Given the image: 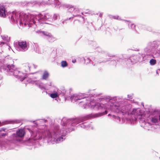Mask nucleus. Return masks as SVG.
Returning <instances> with one entry per match:
<instances>
[{"label":"nucleus","mask_w":160,"mask_h":160,"mask_svg":"<svg viewBox=\"0 0 160 160\" xmlns=\"http://www.w3.org/2000/svg\"><path fill=\"white\" fill-rule=\"evenodd\" d=\"M98 114L91 113L75 118L63 117L61 120V124L64 128L60 130L59 126L55 125L52 131H48L46 132L45 137L48 142L52 144L62 142L66 139L67 134L74 130V127H79L86 129L89 128L93 129L91 123L87 121L98 116Z\"/></svg>","instance_id":"1"},{"label":"nucleus","mask_w":160,"mask_h":160,"mask_svg":"<svg viewBox=\"0 0 160 160\" xmlns=\"http://www.w3.org/2000/svg\"><path fill=\"white\" fill-rule=\"evenodd\" d=\"M99 101L103 103H95L94 108L102 112L98 114V117L108 113V111L110 110L121 115L127 116L126 119L132 124L135 122L138 118L140 119L142 115L139 109L133 108L131 112H129L131 106L127 103V100L119 98L117 97L110 96L102 97L98 98Z\"/></svg>","instance_id":"2"},{"label":"nucleus","mask_w":160,"mask_h":160,"mask_svg":"<svg viewBox=\"0 0 160 160\" xmlns=\"http://www.w3.org/2000/svg\"><path fill=\"white\" fill-rule=\"evenodd\" d=\"M57 93L58 96L64 97L65 100H70L72 102H74L78 100L83 99L82 101L80 102V103H83L84 108H94L95 104L93 105L92 103L95 101H99L98 98L100 97V94H94L90 95L86 93H82L80 94H74L71 96H68L67 94L70 93V92L66 90L64 87L61 88L60 90H57Z\"/></svg>","instance_id":"3"},{"label":"nucleus","mask_w":160,"mask_h":160,"mask_svg":"<svg viewBox=\"0 0 160 160\" xmlns=\"http://www.w3.org/2000/svg\"><path fill=\"white\" fill-rule=\"evenodd\" d=\"M30 13L28 14L23 12H18L16 11L12 12H9L7 15L8 17L10 22L12 24H16L17 25L19 23L20 26H22L24 24V26L27 25L28 27H30L29 22L30 19H29Z\"/></svg>","instance_id":"4"},{"label":"nucleus","mask_w":160,"mask_h":160,"mask_svg":"<svg viewBox=\"0 0 160 160\" xmlns=\"http://www.w3.org/2000/svg\"><path fill=\"white\" fill-rule=\"evenodd\" d=\"M25 134L24 129H20L17 130L16 133H13L10 136V139L4 142L1 144L0 146L2 150H10L14 148L15 143L17 141H20V138L23 137Z\"/></svg>","instance_id":"5"},{"label":"nucleus","mask_w":160,"mask_h":160,"mask_svg":"<svg viewBox=\"0 0 160 160\" xmlns=\"http://www.w3.org/2000/svg\"><path fill=\"white\" fill-rule=\"evenodd\" d=\"M0 71L3 72L8 76L12 75L16 78H20L23 75L18 69L16 68L13 64H4L3 60L1 59H0Z\"/></svg>","instance_id":"6"},{"label":"nucleus","mask_w":160,"mask_h":160,"mask_svg":"<svg viewBox=\"0 0 160 160\" xmlns=\"http://www.w3.org/2000/svg\"><path fill=\"white\" fill-rule=\"evenodd\" d=\"M29 19H30V27L32 25H37L42 23L49 24L48 22L51 19V16L49 13H45L43 15L41 13L38 15H33L30 14ZM28 20L29 19H28Z\"/></svg>","instance_id":"7"},{"label":"nucleus","mask_w":160,"mask_h":160,"mask_svg":"<svg viewBox=\"0 0 160 160\" xmlns=\"http://www.w3.org/2000/svg\"><path fill=\"white\" fill-rule=\"evenodd\" d=\"M30 133L31 138L28 140V142L30 139H33L34 141L40 140L42 138L43 133H40L38 130H37L36 128L34 129L32 127H30L26 128Z\"/></svg>","instance_id":"8"},{"label":"nucleus","mask_w":160,"mask_h":160,"mask_svg":"<svg viewBox=\"0 0 160 160\" xmlns=\"http://www.w3.org/2000/svg\"><path fill=\"white\" fill-rule=\"evenodd\" d=\"M18 45L17 50L20 52H26L29 47V42L25 40L19 41L18 42Z\"/></svg>","instance_id":"9"},{"label":"nucleus","mask_w":160,"mask_h":160,"mask_svg":"<svg viewBox=\"0 0 160 160\" xmlns=\"http://www.w3.org/2000/svg\"><path fill=\"white\" fill-rule=\"evenodd\" d=\"M54 3L53 6L57 8L60 7V2L58 0H48L47 2L44 1H36L35 4L39 6H42L46 4H51Z\"/></svg>","instance_id":"10"},{"label":"nucleus","mask_w":160,"mask_h":160,"mask_svg":"<svg viewBox=\"0 0 160 160\" xmlns=\"http://www.w3.org/2000/svg\"><path fill=\"white\" fill-rule=\"evenodd\" d=\"M143 58V56L142 54L139 53L137 55L131 56L128 60V61L131 62V64H133L141 60Z\"/></svg>","instance_id":"11"},{"label":"nucleus","mask_w":160,"mask_h":160,"mask_svg":"<svg viewBox=\"0 0 160 160\" xmlns=\"http://www.w3.org/2000/svg\"><path fill=\"white\" fill-rule=\"evenodd\" d=\"M40 33L46 36V39L50 42H52L56 40V38L54 37L51 33L48 32L40 31Z\"/></svg>","instance_id":"12"},{"label":"nucleus","mask_w":160,"mask_h":160,"mask_svg":"<svg viewBox=\"0 0 160 160\" xmlns=\"http://www.w3.org/2000/svg\"><path fill=\"white\" fill-rule=\"evenodd\" d=\"M83 14V13L82 12H80L79 11V10L78 9V11L77 12H74V13L73 14V16H71L68 18H67L66 20L64 21H62L59 24H58L57 25L59 26H62L63 25L64 23V22H65L66 21L68 20H70L71 18H72L73 17H82V18L83 19V17L82 16H81V15Z\"/></svg>","instance_id":"13"},{"label":"nucleus","mask_w":160,"mask_h":160,"mask_svg":"<svg viewBox=\"0 0 160 160\" xmlns=\"http://www.w3.org/2000/svg\"><path fill=\"white\" fill-rule=\"evenodd\" d=\"M153 51L155 52L160 45V42L158 41H155L148 43Z\"/></svg>","instance_id":"14"},{"label":"nucleus","mask_w":160,"mask_h":160,"mask_svg":"<svg viewBox=\"0 0 160 160\" xmlns=\"http://www.w3.org/2000/svg\"><path fill=\"white\" fill-rule=\"evenodd\" d=\"M21 122L20 120L18 119L6 120L2 122L0 121V126L8 124L19 123H20Z\"/></svg>","instance_id":"15"},{"label":"nucleus","mask_w":160,"mask_h":160,"mask_svg":"<svg viewBox=\"0 0 160 160\" xmlns=\"http://www.w3.org/2000/svg\"><path fill=\"white\" fill-rule=\"evenodd\" d=\"M20 72V71H19ZM22 73L23 74V75L22 76V77H20V78H17L18 79L20 80L21 81H22L23 80H24L25 79H27V82L28 83H32V82L33 81L32 80V79L31 78H27V76L25 73Z\"/></svg>","instance_id":"16"},{"label":"nucleus","mask_w":160,"mask_h":160,"mask_svg":"<svg viewBox=\"0 0 160 160\" xmlns=\"http://www.w3.org/2000/svg\"><path fill=\"white\" fill-rule=\"evenodd\" d=\"M78 12V8H76L73 6L71 7L68 9V12H67V14L69 15L71 14L73 16V13H74V12Z\"/></svg>","instance_id":"17"},{"label":"nucleus","mask_w":160,"mask_h":160,"mask_svg":"<svg viewBox=\"0 0 160 160\" xmlns=\"http://www.w3.org/2000/svg\"><path fill=\"white\" fill-rule=\"evenodd\" d=\"M124 21L129 22V23L128 24L129 28L133 31L137 32V26L136 25L134 24V23H131L130 21H128L124 20Z\"/></svg>","instance_id":"18"},{"label":"nucleus","mask_w":160,"mask_h":160,"mask_svg":"<svg viewBox=\"0 0 160 160\" xmlns=\"http://www.w3.org/2000/svg\"><path fill=\"white\" fill-rule=\"evenodd\" d=\"M6 8L4 5H0V16L4 17L6 16Z\"/></svg>","instance_id":"19"},{"label":"nucleus","mask_w":160,"mask_h":160,"mask_svg":"<svg viewBox=\"0 0 160 160\" xmlns=\"http://www.w3.org/2000/svg\"><path fill=\"white\" fill-rule=\"evenodd\" d=\"M35 51L38 53L42 54L44 52V50L43 48H40L38 45H35Z\"/></svg>","instance_id":"20"},{"label":"nucleus","mask_w":160,"mask_h":160,"mask_svg":"<svg viewBox=\"0 0 160 160\" xmlns=\"http://www.w3.org/2000/svg\"><path fill=\"white\" fill-rule=\"evenodd\" d=\"M144 53L146 54H149L152 53H154L149 44L148 43L147 47L144 49Z\"/></svg>","instance_id":"21"},{"label":"nucleus","mask_w":160,"mask_h":160,"mask_svg":"<svg viewBox=\"0 0 160 160\" xmlns=\"http://www.w3.org/2000/svg\"><path fill=\"white\" fill-rule=\"evenodd\" d=\"M49 76L48 72L47 70H44L41 79L47 80Z\"/></svg>","instance_id":"22"},{"label":"nucleus","mask_w":160,"mask_h":160,"mask_svg":"<svg viewBox=\"0 0 160 160\" xmlns=\"http://www.w3.org/2000/svg\"><path fill=\"white\" fill-rule=\"evenodd\" d=\"M50 96L53 98H55L58 97L57 91L51 93Z\"/></svg>","instance_id":"23"},{"label":"nucleus","mask_w":160,"mask_h":160,"mask_svg":"<svg viewBox=\"0 0 160 160\" xmlns=\"http://www.w3.org/2000/svg\"><path fill=\"white\" fill-rule=\"evenodd\" d=\"M151 121L152 123H156L158 122V118L153 117L152 118Z\"/></svg>","instance_id":"24"},{"label":"nucleus","mask_w":160,"mask_h":160,"mask_svg":"<svg viewBox=\"0 0 160 160\" xmlns=\"http://www.w3.org/2000/svg\"><path fill=\"white\" fill-rule=\"evenodd\" d=\"M156 60L154 59H151L149 61L150 64L151 65L153 66L156 63Z\"/></svg>","instance_id":"25"},{"label":"nucleus","mask_w":160,"mask_h":160,"mask_svg":"<svg viewBox=\"0 0 160 160\" xmlns=\"http://www.w3.org/2000/svg\"><path fill=\"white\" fill-rule=\"evenodd\" d=\"M61 65L62 67L65 68L68 66V64L66 61H62L61 62Z\"/></svg>","instance_id":"26"},{"label":"nucleus","mask_w":160,"mask_h":160,"mask_svg":"<svg viewBox=\"0 0 160 160\" xmlns=\"http://www.w3.org/2000/svg\"><path fill=\"white\" fill-rule=\"evenodd\" d=\"M38 87L41 90H46V88L45 87H44L43 84L41 82L40 84L39 85Z\"/></svg>","instance_id":"27"},{"label":"nucleus","mask_w":160,"mask_h":160,"mask_svg":"<svg viewBox=\"0 0 160 160\" xmlns=\"http://www.w3.org/2000/svg\"><path fill=\"white\" fill-rule=\"evenodd\" d=\"M83 59L86 64H88L91 61L90 59L89 58L86 57L83 58Z\"/></svg>","instance_id":"28"},{"label":"nucleus","mask_w":160,"mask_h":160,"mask_svg":"<svg viewBox=\"0 0 160 160\" xmlns=\"http://www.w3.org/2000/svg\"><path fill=\"white\" fill-rule=\"evenodd\" d=\"M41 82L37 81H33L32 83L38 86V87L41 83Z\"/></svg>","instance_id":"29"},{"label":"nucleus","mask_w":160,"mask_h":160,"mask_svg":"<svg viewBox=\"0 0 160 160\" xmlns=\"http://www.w3.org/2000/svg\"><path fill=\"white\" fill-rule=\"evenodd\" d=\"M59 18V15L58 14H54L53 17V19L54 20H57Z\"/></svg>","instance_id":"30"},{"label":"nucleus","mask_w":160,"mask_h":160,"mask_svg":"<svg viewBox=\"0 0 160 160\" xmlns=\"http://www.w3.org/2000/svg\"><path fill=\"white\" fill-rule=\"evenodd\" d=\"M26 67L27 68L25 69L26 72H29L30 71V66L29 64H28L26 65Z\"/></svg>","instance_id":"31"},{"label":"nucleus","mask_w":160,"mask_h":160,"mask_svg":"<svg viewBox=\"0 0 160 160\" xmlns=\"http://www.w3.org/2000/svg\"><path fill=\"white\" fill-rule=\"evenodd\" d=\"M2 39L4 40L7 41L8 39V36L7 35H4L3 36H1Z\"/></svg>","instance_id":"32"},{"label":"nucleus","mask_w":160,"mask_h":160,"mask_svg":"<svg viewBox=\"0 0 160 160\" xmlns=\"http://www.w3.org/2000/svg\"><path fill=\"white\" fill-rule=\"evenodd\" d=\"M113 19L118 20H122L123 21H124V20L123 19H122L120 18H119V16L118 15L114 16L113 17Z\"/></svg>","instance_id":"33"},{"label":"nucleus","mask_w":160,"mask_h":160,"mask_svg":"<svg viewBox=\"0 0 160 160\" xmlns=\"http://www.w3.org/2000/svg\"><path fill=\"white\" fill-rule=\"evenodd\" d=\"M29 4H30L29 3H27V2H22V5L23 6H27Z\"/></svg>","instance_id":"34"},{"label":"nucleus","mask_w":160,"mask_h":160,"mask_svg":"<svg viewBox=\"0 0 160 160\" xmlns=\"http://www.w3.org/2000/svg\"><path fill=\"white\" fill-rule=\"evenodd\" d=\"M91 44L93 47H96V46L97 43L95 42L92 41L91 42Z\"/></svg>","instance_id":"35"},{"label":"nucleus","mask_w":160,"mask_h":160,"mask_svg":"<svg viewBox=\"0 0 160 160\" xmlns=\"http://www.w3.org/2000/svg\"><path fill=\"white\" fill-rule=\"evenodd\" d=\"M122 59L118 58H116L115 60H114L115 61H117L118 62H120L122 61Z\"/></svg>","instance_id":"36"},{"label":"nucleus","mask_w":160,"mask_h":160,"mask_svg":"<svg viewBox=\"0 0 160 160\" xmlns=\"http://www.w3.org/2000/svg\"><path fill=\"white\" fill-rule=\"evenodd\" d=\"M128 98L130 99H131L132 98V94L128 95H127Z\"/></svg>","instance_id":"37"},{"label":"nucleus","mask_w":160,"mask_h":160,"mask_svg":"<svg viewBox=\"0 0 160 160\" xmlns=\"http://www.w3.org/2000/svg\"><path fill=\"white\" fill-rule=\"evenodd\" d=\"M6 129H7L5 128H2L0 129V132H1L2 131L5 132Z\"/></svg>","instance_id":"38"},{"label":"nucleus","mask_w":160,"mask_h":160,"mask_svg":"<svg viewBox=\"0 0 160 160\" xmlns=\"http://www.w3.org/2000/svg\"><path fill=\"white\" fill-rule=\"evenodd\" d=\"M155 52L160 54V48L159 49L157 48Z\"/></svg>","instance_id":"39"},{"label":"nucleus","mask_w":160,"mask_h":160,"mask_svg":"<svg viewBox=\"0 0 160 160\" xmlns=\"http://www.w3.org/2000/svg\"><path fill=\"white\" fill-rule=\"evenodd\" d=\"M41 120L42 121V122H46L47 120L46 119H41Z\"/></svg>","instance_id":"40"},{"label":"nucleus","mask_w":160,"mask_h":160,"mask_svg":"<svg viewBox=\"0 0 160 160\" xmlns=\"http://www.w3.org/2000/svg\"><path fill=\"white\" fill-rule=\"evenodd\" d=\"M5 43V42H0V45L2 44H4Z\"/></svg>","instance_id":"41"},{"label":"nucleus","mask_w":160,"mask_h":160,"mask_svg":"<svg viewBox=\"0 0 160 160\" xmlns=\"http://www.w3.org/2000/svg\"><path fill=\"white\" fill-rule=\"evenodd\" d=\"M113 16H114L110 15L109 16V17L111 19H113Z\"/></svg>","instance_id":"42"},{"label":"nucleus","mask_w":160,"mask_h":160,"mask_svg":"<svg viewBox=\"0 0 160 160\" xmlns=\"http://www.w3.org/2000/svg\"><path fill=\"white\" fill-rule=\"evenodd\" d=\"M102 14H103V13H100L99 16L100 17H102Z\"/></svg>","instance_id":"43"},{"label":"nucleus","mask_w":160,"mask_h":160,"mask_svg":"<svg viewBox=\"0 0 160 160\" xmlns=\"http://www.w3.org/2000/svg\"><path fill=\"white\" fill-rule=\"evenodd\" d=\"M33 66L34 67V68H36L37 67V66H36V65H34V64H33Z\"/></svg>","instance_id":"44"},{"label":"nucleus","mask_w":160,"mask_h":160,"mask_svg":"<svg viewBox=\"0 0 160 160\" xmlns=\"http://www.w3.org/2000/svg\"><path fill=\"white\" fill-rule=\"evenodd\" d=\"M2 76H0V80H2Z\"/></svg>","instance_id":"45"},{"label":"nucleus","mask_w":160,"mask_h":160,"mask_svg":"<svg viewBox=\"0 0 160 160\" xmlns=\"http://www.w3.org/2000/svg\"><path fill=\"white\" fill-rule=\"evenodd\" d=\"M117 118L119 119V120H120V118L119 117H117Z\"/></svg>","instance_id":"46"},{"label":"nucleus","mask_w":160,"mask_h":160,"mask_svg":"<svg viewBox=\"0 0 160 160\" xmlns=\"http://www.w3.org/2000/svg\"><path fill=\"white\" fill-rule=\"evenodd\" d=\"M159 120L160 121V115H159Z\"/></svg>","instance_id":"47"},{"label":"nucleus","mask_w":160,"mask_h":160,"mask_svg":"<svg viewBox=\"0 0 160 160\" xmlns=\"http://www.w3.org/2000/svg\"><path fill=\"white\" fill-rule=\"evenodd\" d=\"M156 73H157L158 75V74H158V71H156Z\"/></svg>","instance_id":"48"},{"label":"nucleus","mask_w":160,"mask_h":160,"mask_svg":"<svg viewBox=\"0 0 160 160\" xmlns=\"http://www.w3.org/2000/svg\"><path fill=\"white\" fill-rule=\"evenodd\" d=\"M136 50L138 51H139V49H138L137 50Z\"/></svg>","instance_id":"49"},{"label":"nucleus","mask_w":160,"mask_h":160,"mask_svg":"<svg viewBox=\"0 0 160 160\" xmlns=\"http://www.w3.org/2000/svg\"><path fill=\"white\" fill-rule=\"evenodd\" d=\"M97 49H100V48H98V47L97 48Z\"/></svg>","instance_id":"50"},{"label":"nucleus","mask_w":160,"mask_h":160,"mask_svg":"<svg viewBox=\"0 0 160 160\" xmlns=\"http://www.w3.org/2000/svg\"><path fill=\"white\" fill-rule=\"evenodd\" d=\"M109 61V60H107L106 61H104V62H105Z\"/></svg>","instance_id":"51"},{"label":"nucleus","mask_w":160,"mask_h":160,"mask_svg":"<svg viewBox=\"0 0 160 160\" xmlns=\"http://www.w3.org/2000/svg\"><path fill=\"white\" fill-rule=\"evenodd\" d=\"M104 52V51H102V53Z\"/></svg>","instance_id":"52"},{"label":"nucleus","mask_w":160,"mask_h":160,"mask_svg":"<svg viewBox=\"0 0 160 160\" xmlns=\"http://www.w3.org/2000/svg\"><path fill=\"white\" fill-rule=\"evenodd\" d=\"M49 85L51 86V83H50V84H49Z\"/></svg>","instance_id":"53"},{"label":"nucleus","mask_w":160,"mask_h":160,"mask_svg":"<svg viewBox=\"0 0 160 160\" xmlns=\"http://www.w3.org/2000/svg\"><path fill=\"white\" fill-rule=\"evenodd\" d=\"M119 29V30H121V29H122L120 28V29Z\"/></svg>","instance_id":"54"},{"label":"nucleus","mask_w":160,"mask_h":160,"mask_svg":"<svg viewBox=\"0 0 160 160\" xmlns=\"http://www.w3.org/2000/svg\"><path fill=\"white\" fill-rule=\"evenodd\" d=\"M35 122V121H33V123H34V122Z\"/></svg>","instance_id":"55"},{"label":"nucleus","mask_w":160,"mask_h":160,"mask_svg":"<svg viewBox=\"0 0 160 160\" xmlns=\"http://www.w3.org/2000/svg\"><path fill=\"white\" fill-rule=\"evenodd\" d=\"M72 62H73V63H74V62H73V61H72Z\"/></svg>","instance_id":"56"},{"label":"nucleus","mask_w":160,"mask_h":160,"mask_svg":"<svg viewBox=\"0 0 160 160\" xmlns=\"http://www.w3.org/2000/svg\"><path fill=\"white\" fill-rule=\"evenodd\" d=\"M91 91V90H89V92Z\"/></svg>","instance_id":"57"}]
</instances>
